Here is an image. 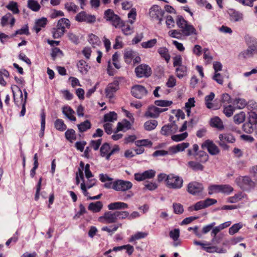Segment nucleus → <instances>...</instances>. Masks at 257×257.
I'll return each mask as SVG.
<instances>
[{
  "instance_id": "cd10ccee",
  "label": "nucleus",
  "mask_w": 257,
  "mask_h": 257,
  "mask_svg": "<svg viewBox=\"0 0 257 257\" xmlns=\"http://www.w3.org/2000/svg\"><path fill=\"white\" fill-rule=\"evenodd\" d=\"M102 207L103 204L102 202L98 201L90 203L88 206V209L93 213H97L101 211Z\"/></svg>"
},
{
  "instance_id": "5701e85b",
  "label": "nucleus",
  "mask_w": 257,
  "mask_h": 257,
  "mask_svg": "<svg viewBox=\"0 0 257 257\" xmlns=\"http://www.w3.org/2000/svg\"><path fill=\"white\" fill-rule=\"evenodd\" d=\"M9 21L11 26L13 27L15 23L16 20L12 14H11L10 13H8L5 16H4L1 19V23L2 26H6L9 24Z\"/></svg>"
},
{
  "instance_id": "13d9d810",
  "label": "nucleus",
  "mask_w": 257,
  "mask_h": 257,
  "mask_svg": "<svg viewBox=\"0 0 257 257\" xmlns=\"http://www.w3.org/2000/svg\"><path fill=\"white\" fill-rule=\"evenodd\" d=\"M242 198V193H238L234 196L229 197L227 199V202L230 203H235L240 201Z\"/></svg>"
},
{
  "instance_id": "37998d69",
  "label": "nucleus",
  "mask_w": 257,
  "mask_h": 257,
  "mask_svg": "<svg viewBox=\"0 0 257 257\" xmlns=\"http://www.w3.org/2000/svg\"><path fill=\"white\" fill-rule=\"evenodd\" d=\"M188 166L192 170L196 171H202L204 169L203 166L201 165L199 162L193 161H189L188 163Z\"/></svg>"
},
{
  "instance_id": "338daca9",
  "label": "nucleus",
  "mask_w": 257,
  "mask_h": 257,
  "mask_svg": "<svg viewBox=\"0 0 257 257\" xmlns=\"http://www.w3.org/2000/svg\"><path fill=\"white\" fill-rule=\"evenodd\" d=\"M242 225L241 223H236L233 224L229 229V233L230 235H233L238 231V230L242 228Z\"/></svg>"
},
{
  "instance_id": "7ed1b4c3",
  "label": "nucleus",
  "mask_w": 257,
  "mask_h": 257,
  "mask_svg": "<svg viewBox=\"0 0 257 257\" xmlns=\"http://www.w3.org/2000/svg\"><path fill=\"white\" fill-rule=\"evenodd\" d=\"M164 13V11L159 6L153 5L149 10V15L152 21L161 24Z\"/></svg>"
},
{
  "instance_id": "9d476101",
  "label": "nucleus",
  "mask_w": 257,
  "mask_h": 257,
  "mask_svg": "<svg viewBox=\"0 0 257 257\" xmlns=\"http://www.w3.org/2000/svg\"><path fill=\"white\" fill-rule=\"evenodd\" d=\"M98 220L99 222L104 224H110L115 223L117 221V217L115 211L105 212L102 216H100Z\"/></svg>"
},
{
  "instance_id": "6e6d98bb",
  "label": "nucleus",
  "mask_w": 257,
  "mask_h": 257,
  "mask_svg": "<svg viewBox=\"0 0 257 257\" xmlns=\"http://www.w3.org/2000/svg\"><path fill=\"white\" fill-rule=\"evenodd\" d=\"M157 43V40L153 39L141 43V46L145 49L152 48Z\"/></svg>"
},
{
  "instance_id": "ea45409f",
  "label": "nucleus",
  "mask_w": 257,
  "mask_h": 257,
  "mask_svg": "<svg viewBox=\"0 0 257 257\" xmlns=\"http://www.w3.org/2000/svg\"><path fill=\"white\" fill-rule=\"evenodd\" d=\"M65 32L57 25L56 27L52 30V33L54 39H58L62 37Z\"/></svg>"
},
{
  "instance_id": "774afa93",
  "label": "nucleus",
  "mask_w": 257,
  "mask_h": 257,
  "mask_svg": "<svg viewBox=\"0 0 257 257\" xmlns=\"http://www.w3.org/2000/svg\"><path fill=\"white\" fill-rule=\"evenodd\" d=\"M248 110L250 111L249 112H255L257 110V104L253 101H249L247 102L246 106Z\"/></svg>"
},
{
  "instance_id": "dca6fc26",
  "label": "nucleus",
  "mask_w": 257,
  "mask_h": 257,
  "mask_svg": "<svg viewBox=\"0 0 257 257\" xmlns=\"http://www.w3.org/2000/svg\"><path fill=\"white\" fill-rule=\"evenodd\" d=\"M156 175V172L154 170H148L142 173H135L134 175L135 179L137 181H142L146 179L153 178Z\"/></svg>"
},
{
  "instance_id": "393cba45",
  "label": "nucleus",
  "mask_w": 257,
  "mask_h": 257,
  "mask_svg": "<svg viewBox=\"0 0 257 257\" xmlns=\"http://www.w3.org/2000/svg\"><path fill=\"white\" fill-rule=\"evenodd\" d=\"M256 49V47L254 45H251L248 47L247 50L241 52L239 54V57L243 59H246L247 58L251 57Z\"/></svg>"
},
{
  "instance_id": "e433bc0d",
  "label": "nucleus",
  "mask_w": 257,
  "mask_h": 257,
  "mask_svg": "<svg viewBox=\"0 0 257 257\" xmlns=\"http://www.w3.org/2000/svg\"><path fill=\"white\" fill-rule=\"evenodd\" d=\"M117 118V113L114 111H110L105 114L103 116L104 122H112Z\"/></svg>"
},
{
  "instance_id": "864d4df0",
  "label": "nucleus",
  "mask_w": 257,
  "mask_h": 257,
  "mask_svg": "<svg viewBox=\"0 0 257 257\" xmlns=\"http://www.w3.org/2000/svg\"><path fill=\"white\" fill-rule=\"evenodd\" d=\"M245 118V114L244 112L242 111L234 115L233 120L235 123L240 124L244 121Z\"/></svg>"
},
{
  "instance_id": "a19ab883",
  "label": "nucleus",
  "mask_w": 257,
  "mask_h": 257,
  "mask_svg": "<svg viewBox=\"0 0 257 257\" xmlns=\"http://www.w3.org/2000/svg\"><path fill=\"white\" fill-rule=\"evenodd\" d=\"M215 97V94L213 92H210V94L205 97V103L206 106L209 109H215L214 108V105L211 102Z\"/></svg>"
},
{
  "instance_id": "e2e57ef3",
  "label": "nucleus",
  "mask_w": 257,
  "mask_h": 257,
  "mask_svg": "<svg viewBox=\"0 0 257 257\" xmlns=\"http://www.w3.org/2000/svg\"><path fill=\"white\" fill-rule=\"evenodd\" d=\"M65 7L68 12L76 13L78 10V7L71 2L67 3L65 5Z\"/></svg>"
},
{
  "instance_id": "3c124183",
  "label": "nucleus",
  "mask_w": 257,
  "mask_h": 257,
  "mask_svg": "<svg viewBox=\"0 0 257 257\" xmlns=\"http://www.w3.org/2000/svg\"><path fill=\"white\" fill-rule=\"evenodd\" d=\"M10 76L9 71L6 69H2L0 70V84L3 86L7 85L6 81L4 80V77L8 78Z\"/></svg>"
},
{
  "instance_id": "4c0bfd02",
  "label": "nucleus",
  "mask_w": 257,
  "mask_h": 257,
  "mask_svg": "<svg viewBox=\"0 0 257 257\" xmlns=\"http://www.w3.org/2000/svg\"><path fill=\"white\" fill-rule=\"evenodd\" d=\"M79 132L83 133L91 127V123L89 120H86L77 125Z\"/></svg>"
},
{
  "instance_id": "ddd939ff",
  "label": "nucleus",
  "mask_w": 257,
  "mask_h": 257,
  "mask_svg": "<svg viewBox=\"0 0 257 257\" xmlns=\"http://www.w3.org/2000/svg\"><path fill=\"white\" fill-rule=\"evenodd\" d=\"M216 203L217 200L216 199L208 198L204 200L196 202L193 206V210L198 211L208 207Z\"/></svg>"
},
{
  "instance_id": "2f4dec72",
  "label": "nucleus",
  "mask_w": 257,
  "mask_h": 257,
  "mask_svg": "<svg viewBox=\"0 0 257 257\" xmlns=\"http://www.w3.org/2000/svg\"><path fill=\"white\" fill-rule=\"evenodd\" d=\"M123 249H126V252L129 255H131L133 254L134 251V248L133 246L128 244L126 245H123L120 246H115L112 249V250L114 251H120Z\"/></svg>"
},
{
  "instance_id": "49530a36",
  "label": "nucleus",
  "mask_w": 257,
  "mask_h": 257,
  "mask_svg": "<svg viewBox=\"0 0 257 257\" xmlns=\"http://www.w3.org/2000/svg\"><path fill=\"white\" fill-rule=\"evenodd\" d=\"M28 7L34 12H38L41 9L40 5L35 0H28Z\"/></svg>"
},
{
  "instance_id": "f3484780",
  "label": "nucleus",
  "mask_w": 257,
  "mask_h": 257,
  "mask_svg": "<svg viewBox=\"0 0 257 257\" xmlns=\"http://www.w3.org/2000/svg\"><path fill=\"white\" fill-rule=\"evenodd\" d=\"M131 93L132 95L135 97L141 99L147 95L148 91L144 86L140 85H136L132 87Z\"/></svg>"
},
{
  "instance_id": "c03bdc74",
  "label": "nucleus",
  "mask_w": 257,
  "mask_h": 257,
  "mask_svg": "<svg viewBox=\"0 0 257 257\" xmlns=\"http://www.w3.org/2000/svg\"><path fill=\"white\" fill-rule=\"evenodd\" d=\"M223 112L227 117H230L232 116L235 108V107L233 106L231 104H223Z\"/></svg>"
},
{
  "instance_id": "c85d7f7f",
  "label": "nucleus",
  "mask_w": 257,
  "mask_h": 257,
  "mask_svg": "<svg viewBox=\"0 0 257 257\" xmlns=\"http://www.w3.org/2000/svg\"><path fill=\"white\" fill-rule=\"evenodd\" d=\"M107 207L109 210H114L127 208L128 205L124 202H115L110 203Z\"/></svg>"
},
{
  "instance_id": "680f3d73",
  "label": "nucleus",
  "mask_w": 257,
  "mask_h": 257,
  "mask_svg": "<svg viewBox=\"0 0 257 257\" xmlns=\"http://www.w3.org/2000/svg\"><path fill=\"white\" fill-rule=\"evenodd\" d=\"M173 127L172 124H167L164 125L161 129V133L164 136H168L172 134L171 128Z\"/></svg>"
},
{
  "instance_id": "052dcab7",
  "label": "nucleus",
  "mask_w": 257,
  "mask_h": 257,
  "mask_svg": "<svg viewBox=\"0 0 257 257\" xmlns=\"http://www.w3.org/2000/svg\"><path fill=\"white\" fill-rule=\"evenodd\" d=\"M188 136L187 132L181 134L172 136L171 139L175 142H180L184 140Z\"/></svg>"
},
{
  "instance_id": "69168bd1",
  "label": "nucleus",
  "mask_w": 257,
  "mask_h": 257,
  "mask_svg": "<svg viewBox=\"0 0 257 257\" xmlns=\"http://www.w3.org/2000/svg\"><path fill=\"white\" fill-rule=\"evenodd\" d=\"M102 143V139H98L97 140H92L89 143V147L93 149L95 151L98 150L100 146Z\"/></svg>"
},
{
  "instance_id": "7c9ffc66",
  "label": "nucleus",
  "mask_w": 257,
  "mask_h": 257,
  "mask_svg": "<svg viewBox=\"0 0 257 257\" xmlns=\"http://www.w3.org/2000/svg\"><path fill=\"white\" fill-rule=\"evenodd\" d=\"M77 67L79 71L82 74H86L90 69V66L84 60H80L77 63Z\"/></svg>"
},
{
  "instance_id": "0e129e2a",
  "label": "nucleus",
  "mask_w": 257,
  "mask_h": 257,
  "mask_svg": "<svg viewBox=\"0 0 257 257\" xmlns=\"http://www.w3.org/2000/svg\"><path fill=\"white\" fill-rule=\"evenodd\" d=\"M208 194L212 195L220 193V185H211L208 187Z\"/></svg>"
},
{
  "instance_id": "8fccbe9b",
  "label": "nucleus",
  "mask_w": 257,
  "mask_h": 257,
  "mask_svg": "<svg viewBox=\"0 0 257 257\" xmlns=\"http://www.w3.org/2000/svg\"><path fill=\"white\" fill-rule=\"evenodd\" d=\"M148 235V233L146 232H138L134 235H132L129 238V242H133L136 240L146 237Z\"/></svg>"
},
{
  "instance_id": "f8f14e48",
  "label": "nucleus",
  "mask_w": 257,
  "mask_h": 257,
  "mask_svg": "<svg viewBox=\"0 0 257 257\" xmlns=\"http://www.w3.org/2000/svg\"><path fill=\"white\" fill-rule=\"evenodd\" d=\"M135 73L139 77H148L152 74V69L146 64H141L135 68Z\"/></svg>"
},
{
  "instance_id": "72a5a7b5",
  "label": "nucleus",
  "mask_w": 257,
  "mask_h": 257,
  "mask_svg": "<svg viewBox=\"0 0 257 257\" xmlns=\"http://www.w3.org/2000/svg\"><path fill=\"white\" fill-rule=\"evenodd\" d=\"M88 41L93 48H95L101 44V41L98 37L93 34L88 35Z\"/></svg>"
},
{
  "instance_id": "bf43d9fd",
  "label": "nucleus",
  "mask_w": 257,
  "mask_h": 257,
  "mask_svg": "<svg viewBox=\"0 0 257 257\" xmlns=\"http://www.w3.org/2000/svg\"><path fill=\"white\" fill-rule=\"evenodd\" d=\"M122 20L117 15L113 17L109 21L110 22L111 25L114 26L115 28H117L119 27V25L122 23Z\"/></svg>"
},
{
  "instance_id": "a211bd4d",
  "label": "nucleus",
  "mask_w": 257,
  "mask_h": 257,
  "mask_svg": "<svg viewBox=\"0 0 257 257\" xmlns=\"http://www.w3.org/2000/svg\"><path fill=\"white\" fill-rule=\"evenodd\" d=\"M167 108L162 109L158 108L155 106H149L147 111L145 113V116L147 117L157 118L159 117L160 113L166 111Z\"/></svg>"
},
{
  "instance_id": "4d7b16f0",
  "label": "nucleus",
  "mask_w": 257,
  "mask_h": 257,
  "mask_svg": "<svg viewBox=\"0 0 257 257\" xmlns=\"http://www.w3.org/2000/svg\"><path fill=\"white\" fill-rule=\"evenodd\" d=\"M169 36L178 39H181L183 37L181 30H171L169 31Z\"/></svg>"
},
{
  "instance_id": "de8ad7c7",
  "label": "nucleus",
  "mask_w": 257,
  "mask_h": 257,
  "mask_svg": "<svg viewBox=\"0 0 257 257\" xmlns=\"http://www.w3.org/2000/svg\"><path fill=\"white\" fill-rule=\"evenodd\" d=\"M136 52L133 50H128L125 52L124 54V59L125 62L127 64H130L135 57Z\"/></svg>"
},
{
  "instance_id": "4be33fe9",
  "label": "nucleus",
  "mask_w": 257,
  "mask_h": 257,
  "mask_svg": "<svg viewBox=\"0 0 257 257\" xmlns=\"http://www.w3.org/2000/svg\"><path fill=\"white\" fill-rule=\"evenodd\" d=\"M118 28L121 29L122 33L126 36L132 35L134 31V27L123 21H122V23L119 25Z\"/></svg>"
},
{
  "instance_id": "c9c22d12",
  "label": "nucleus",
  "mask_w": 257,
  "mask_h": 257,
  "mask_svg": "<svg viewBox=\"0 0 257 257\" xmlns=\"http://www.w3.org/2000/svg\"><path fill=\"white\" fill-rule=\"evenodd\" d=\"M158 125V121L155 119H151L146 121L144 124L145 130L151 131L154 130Z\"/></svg>"
},
{
  "instance_id": "20e7f679",
  "label": "nucleus",
  "mask_w": 257,
  "mask_h": 257,
  "mask_svg": "<svg viewBox=\"0 0 257 257\" xmlns=\"http://www.w3.org/2000/svg\"><path fill=\"white\" fill-rule=\"evenodd\" d=\"M183 183L182 178L174 174H170L167 178L166 186L170 189H178L182 187Z\"/></svg>"
},
{
  "instance_id": "2eb2a0df",
  "label": "nucleus",
  "mask_w": 257,
  "mask_h": 257,
  "mask_svg": "<svg viewBox=\"0 0 257 257\" xmlns=\"http://www.w3.org/2000/svg\"><path fill=\"white\" fill-rule=\"evenodd\" d=\"M75 20L78 22H86L93 23L96 21V18L93 15L87 14L83 11L79 13L75 17Z\"/></svg>"
},
{
  "instance_id": "4468645a",
  "label": "nucleus",
  "mask_w": 257,
  "mask_h": 257,
  "mask_svg": "<svg viewBox=\"0 0 257 257\" xmlns=\"http://www.w3.org/2000/svg\"><path fill=\"white\" fill-rule=\"evenodd\" d=\"M121 79V77H118L112 83L108 84L105 90L106 96L109 98L113 96L114 93L119 89V81Z\"/></svg>"
},
{
  "instance_id": "f257e3e1",
  "label": "nucleus",
  "mask_w": 257,
  "mask_h": 257,
  "mask_svg": "<svg viewBox=\"0 0 257 257\" xmlns=\"http://www.w3.org/2000/svg\"><path fill=\"white\" fill-rule=\"evenodd\" d=\"M176 24L181 30L183 37L194 36L195 40L197 39L198 33L195 27L189 23L182 16H178L176 18Z\"/></svg>"
},
{
  "instance_id": "f03ea898",
  "label": "nucleus",
  "mask_w": 257,
  "mask_h": 257,
  "mask_svg": "<svg viewBox=\"0 0 257 257\" xmlns=\"http://www.w3.org/2000/svg\"><path fill=\"white\" fill-rule=\"evenodd\" d=\"M199 150V146L197 144L193 145L192 149H188L187 150V155L188 156H194L197 161L200 163H205L208 160V155L203 151Z\"/></svg>"
},
{
  "instance_id": "39448f33",
  "label": "nucleus",
  "mask_w": 257,
  "mask_h": 257,
  "mask_svg": "<svg viewBox=\"0 0 257 257\" xmlns=\"http://www.w3.org/2000/svg\"><path fill=\"white\" fill-rule=\"evenodd\" d=\"M235 141L234 136L230 133H223L219 135L218 144L224 150H228L229 146L227 143H233Z\"/></svg>"
},
{
  "instance_id": "412c9836",
  "label": "nucleus",
  "mask_w": 257,
  "mask_h": 257,
  "mask_svg": "<svg viewBox=\"0 0 257 257\" xmlns=\"http://www.w3.org/2000/svg\"><path fill=\"white\" fill-rule=\"evenodd\" d=\"M194 243L196 245H200L202 248L207 252L213 253L216 252L218 249L216 246L211 245V243L209 242L204 243L199 241L195 240Z\"/></svg>"
},
{
  "instance_id": "6ab92c4d",
  "label": "nucleus",
  "mask_w": 257,
  "mask_h": 257,
  "mask_svg": "<svg viewBox=\"0 0 257 257\" xmlns=\"http://www.w3.org/2000/svg\"><path fill=\"white\" fill-rule=\"evenodd\" d=\"M238 182L241 187L253 188L255 186V182L248 176H241L238 178Z\"/></svg>"
},
{
  "instance_id": "c756f323",
  "label": "nucleus",
  "mask_w": 257,
  "mask_h": 257,
  "mask_svg": "<svg viewBox=\"0 0 257 257\" xmlns=\"http://www.w3.org/2000/svg\"><path fill=\"white\" fill-rule=\"evenodd\" d=\"M6 7L8 10L11 11L14 15H18L20 12L18 4L16 2L10 1Z\"/></svg>"
},
{
  "instance_id": "a878e982",
  "label": "nucleus",
  "mask_w": 257,
  "mask_h": 257,
  "mask_svg": "<svg viewBox=\"0 0 257 257\" xmlns=\"http://www.w3.org/2000/svg\"><path fill=\"white\" fill-rule=\"evenodd\" d=\"M63 113L71 121H75L76 118L74 116L75 111L70 106H65L63 107Z\"/></svg>"
},
{
  "instance_id": "58836bf2",
  "label": "nucleus",
  "mask_w": 257,
  "mask_h": 257,
  "mask_svg": "<svg viewBox=\"0 0 257 257\" xmlns=\"http://www.w3.org/2000/svg\"><path fill=\"white\" fill-rule=\"evenodd\" d=\"M187 72V67L185 65L176 67L175 73L176 76L179 78H182L186 75Z\"/></svg>"
},
{
  "instance_id": "09e8293b",
  "label": "nucleus",
  "mask_w": 257,
  "mask_h": 257,
  "mask_svg": "<svg viewBox=\"0 0 257 257\" xmlns=\"http://www.w3.org/2000/svg\"><path fill=\"white\" fill-rule=\"evenodd\" d=\"M65 137L70 142H73L76 139L75 132L73 129H68L65 133Z\"/></svg>"
},
{
  "instance_id": "5fc2aeb1",
  "label": "nucleus",
  "mask_w": 257,
  "mask_h": 257,
  "mask_svg": "<svg viewBox=\"0 0 257 257\" xmlns=\"http://www.w3.org/2000/svg\"><path fill=\"white\" fill-rule=\"evenodd\" d=\"M135 145L139 147H151L152 143L149 139H143L137 140L135 142Z\"/></svg>"
},
{
  "instance_id": "79ce46f5",
  "label": "nucleus",
  "mask_w": 257,
  "mask_h": 257,
  "mask_svg": "<svg viewBox=\"0 0 257 257\" xmlns=\"http://www.w3.org/2000/svg\"><path fill=\"white\" fill-rule=\"evenodd\" d=\"M54 126L56 130L60 132H63L67 128V126L62 119L58 118L54 122Z\"/></svg>"
},
{
  "instance_id": "aec40b11",
  "label": "nucleus",
  "mask_w": 257,
  "mask_h": 257,
  "mask_svg": "<svg viewBox=\"0 0 257 257\" xmlns=\"http://www.w3.org/2000/svg\"><path fill=\"white\" fill-rule=\"evenodd\" d=\"M47 23L48 20L46 18L43 17L41 19L36 20L35 25L33 28V30L38 34L43 28H45Z\"/></svg>"
},
{
  "instance_id": "6e6552de",
  "label": "nucleus",
  "mask_w": 257,
  "mask_h": 257,
  "mask_svg": "<svg viewBox=\"0 0 257 257\" xmlns=\"http://www.w3.org/2000/svg\"><path fill=\"white\" fill-rule=\"evenodd\" d=\"M203 190L204 187L203 184L197 181L191 182L187 186V192L193 195H196L201 193Z\"/></svg>"
},
{
  "instance_id": "473e14b6",
  "label": "nucleus",
  "mask_w": 257,
  "mask_h": 257,
  "mask_svg": "<svg viewBox=\"0 0 257 257\" xmlns=\"http://www.w3.org/2000/svg\"><path fill=\"white\" fill-rule=\"evenodd\" d=\"M233 104L235 108L237 109H243L247 105V101L242 98H235L233 101Z\"/></svg>"
},
{
  "instance_id": "0eeeda50",
  "label": "nucleus",
  "mask_w": 257,
  "mask_h": 257,
  "mask_svg": "<svg viewBox=\"0 0 257 257\" xmlns=\"http://www.w3.org/2000/svg\"><path fill=\"white\" fill-rule=\"evenodd\" d=\"M11 88L15 103L18 106L26 104V99H24L21 89L16 85H12Z\"/></svg>"
},
{
  "instance_id": "bb28decb",
  "label": "nucleus",
  "mask_w": 257,
  "mask_h": 257,
  "mask_svg": "<svg viewBox=\"0 0 257 257\" xmlns=\"http://www.w3.org/2000/svg\"><path fill=\"white\" fill-rule=\"evenodd\" d=\"M210 125L212 127L217 128L219 130L224 129L223 122L218 116H215L212 118L210 121Z\"/></svg>"
},
{
  "instance_id": "603ef678",
  "label": "nucleus",
  "mask_w": 257,
  "mask_h": 257,
  "mask_svg": "<svg viewBox=\"0 0 257 257\" xmlns=\"http://www.w3.org/2000/svg\"><path fill=\"white\" fill-rule=\"evenodd\" d=\"M203 58L206 65L210 64L213 60V57L207 48L203 49Z\"/></svg>"
},
{
  "instance_id": "9b49d317",
  "label": "nucleus",
  "mask_w": 257,
  "mask_h": 257,
  "mask_svg": "<svg viewBox=\"0 0 257 257\" xmlns=\"http://www.w3.org/2000/svg\"><path fill=\"white\" fill-rule=\"evenodd\" d=\"M202 149H206L208 153L212 155H218L220 150L214 142L210 140L205 141L201 145Z\"/></svg>"
},
{
  "instance_id": "1a4fd4ad",
  "label": "nucleus",
  "mask_w": 257,
  "mask_h": 257,
  "mask_svg": "<svg viewBox=\"0 0 257 257\" xmlns=\"http://www.w3.org/2000/svg\"><path fill=\"white\" fill-rule=\"evenodd\" d=\"M133 187L132 182L123 180H117L113 181V189L117 191H126Z\"/></svg>"
},
{
  "instance_id": "423d86ee",
  "label": "nucleus",
  "mask_w": 257,
  "mask_h": 257,
  "mask_svg": "<svg viewBox=\"0 0 257 257\" xmlns=\"http://www.w3.org/2000/svg\"><path fill=\"white\" fill-rule=\"evenodd\" d=\"M119 147L118 145H115L111 149L109 144L107 143H104L100 149V156L105 157L106 160H109L110 156L115 153L118 152Z\"/></svg>"
},
{
  "instance_id": "f704fd0d",
  "label": "nucleus",
  "mask_w": 257,
  "mask_h": 257,
  "mask_svg": "<svg viewBox=\"0 0 257 257\" xmlns=\"http://www.w3.org/2000/svg\"><path fill=\"white\" fill-rule=\"evenodd\" d=\"M58 27H61L63 30L66 32V29H69L71 26L70 21L66 18L60 19L57 23Z\"/></svg>"
},
{
  "instance_id": "b1692460",
  "label": "nucleus",
  "mask_w": 257,
  "mask_h": 257,
  "mask_svg": "<svg viewBox=\"0 0 257 257\" xmlns=\"http://www.w3.org/2000/svg\"><path fill=\"white\" fill-rule=\"evenodd\" d=\"M158 53L161 57L164 59L167 63L170 61L171 56L170 55L168 49L166 47H161L158 49Z\"/></svg>"
},
{
  "instance_id": "a18cd8bd",
  "label": "nucleus",
  "mask_w": 257,
  "mask_h": 257,
  "mask_svg": "<svg viewBox=\"0 0 257 257\" xmlns=\"http://www.w3.org/2000/svg\"><path fill=\"white\" fill-rule=\"evenodd\" d=\"M234 190L233 188L229 184H221L220 185V193L229 195Z\"/></svg>"
}]
</instances>
